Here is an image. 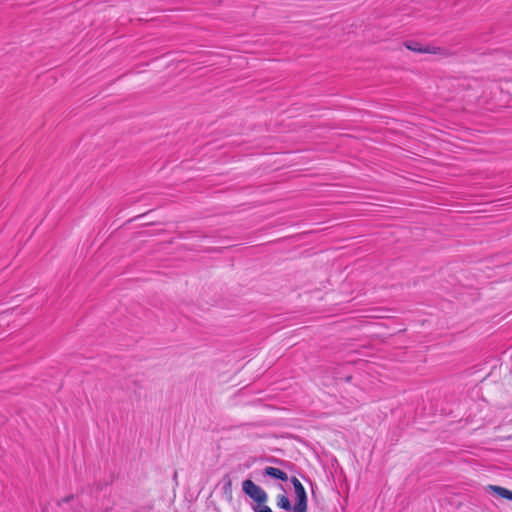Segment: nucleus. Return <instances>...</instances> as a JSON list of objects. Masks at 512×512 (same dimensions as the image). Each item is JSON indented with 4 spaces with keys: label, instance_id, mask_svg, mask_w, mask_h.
Masks as SVG:
<instances>
[{
    "label": "nucleus",
    "instance_id": "f257e3e1",
    "mask_svg": "<svg viewBox=\"0 0 512 512\" xmlns=\"http://www.w3.org/2000/svg\"><path fill=\"white\" fill-rule=\"evenodd\" d=\"M242 490L248 497L255 501L256 504H264L268 500V495L265 490L250 479L242 482Z\"/></svg>",
    "mask_w": 512,
    "mask_h": 512
},
{
    "label": "nucleus",
    "instance_id": "f03ea898",
    "mask_svg": "<svg viewBox=\"0 0 512 512\" xmlns=\"http://www.w3.org/2000/svg\"><path fill=\"white\" fill-rule=\"evenodd\" d=\"M296 503L293 506L294 512H307V493L303 485L295 488Z\"/></svg>",
    "mask_w": 512,
    "mask_h": 512
},
{
    "label": "nucleus",
    "instance_id": "7ed1b4c3",
    "mask_svg": "<svg viewBox=\"0 0 512 512\" xmlns=\"http://www.w3.org/2000/svg\"><path fill=\"white\" fill-rule=\"evenodd\" d=\"M405 47L417 53L437 54L440 51L439 47L423 46L421 43L414 40L406 41Z\"/></svg>",
    "mask_w": 512,
    "mask_h": 512
},
{
    "label": "nucleus",
    "instance_id": "20e7f679",
    "mask_svg": "<svg viewBox=\"0 0 512 512\" xmlns=\"http://www.w3.org/2000/svg\"><path fill=\"white\" fill-rule=\"evenodd\" d=\"M263 474L265 476H269L271 478H274V479H277V480H281V481H284V482L288 480L287 473H285L284 471H282L279 468H275V467H272V466L265 467L264 470H263Z\"/></svg>",
    "mask_w": 512,
    "mask_h": 512
},
{
    "label": "nucleus",
    "instance_id": "39448f33",
    "mask_svg": "<svg viewBox=\"0 0 512 512\" xmlns=\"http://www.w3.org/2000/svg\"><path fill=\"white\" fill-rule=\"evenodd\" d=\"M489 490L493 491L496 495H498L501 498L507 499L512 501V491L501 486L497 485H489Z\"/></svg>",
    "mask_w": 512,
    "mask_h": 512
},
{
    "label": "nucleus",
    "instance_id": "423d86ee",
    "mask_svg": "<svg viewBox=\"0 0 512 512\" xmlns=\"http://www.w3.org/2000/svg\"><path fill=\"white\" fill-rule=\"evenodd\" d=\"M283 491H285L284 487L280 486ZM277 506L283 510L290 511L293 509L289 498L286 495V492L277 496Z\"/></svg>",
    "mask_w": 512,
    "mask_h": 512
},
{
    "label": "nucleus",
    "instance_id": "0eeeda50",
    "mask_svg": "<svg viewBox=\"0 0 512 512\" xmlns=\"http://www.w3.org/2000/svg\"><path fill=\"white\" fill-rule=\"evenodd\" d=\"M254 512H273L271 508L264 504H256L252 507Z\"/></svg>",
    "mask_w": 512,
    "mask_h": 512
},
{
    "label": "nucleus",
    "instance_id": "6e6552de",
    "mask_svg": "<svg viewBox=\"0 0 512 512\" xmlns=\"http://www.w3.org/2000/svg\"><path fill=\"white\" fill-rule=\"evenodd\" d=\"M74 499V495L73 494H70L64 498H62L61 500L58 501V506H61L63 503H69L71 502L72 500Z\"/></svg>",
    "mask_w": 512,
    "mask_h": 512
},
{
    "label": "nucleus",
    "instance_id": "1a4fd4ad",
    "mask_svg": "<svg viewBox=\"0 0 512 512\" xmlns=\"http://www.w3.org/2000/svg\"><path fill=\"white\" fill-rule=\"evenodd\" d=\"M290 481H291L294 489L299 487V485H302V483L296 477H291Z\"/></svg>",
    "mask_w": 512,
    "mask_h": 512
},
{
    "label": "nucleus",
    "instance_id": "9d476101",
    "mask_svg": "<svg viewBox=\"0 0 512 512\" xmlns=\"http://www.w3.org/2000/svg\"><path fill=\"white\" fill-rule=\"evenodd\" d=\"M108 484L109 483L97 482V483H95V488L98 491H102Z\"/></svg>",
    "mask_w": 512,
    "mask_h": 512
},
{
    "label": "nucleus",
    "instance_id": "9b49d317",
    "mask_svg": "<svg viewBox=\"0 0 512 512\" xmlns=\"http://www.w3.org/2000/svg\"><path fill=\"white\" fill-rule=\"evenodd\" d=\"M269 461H270L271 463L279 464V465H283V464H285V461H284V460L277 459V458H274V457L270 458V459H269Z\"/></svg>",
    "mask_w": 512,
    "mask_h": 512
},
{
    "label": "nucleus",
    "instance_id": "f8f14e48",
    "mask_svg": "<svg viewBox=\"0 0 512 512\" xmlns=\"http://www.w3.org/2000/svg\"><path fill=\"white\" fill-rule=\"evenodd\" d=\"M508 439H509V440H512V435L508 436Z\"/></svg>",
    "mask_w": 512,
    "mask_h": 512
}]
</instances>
